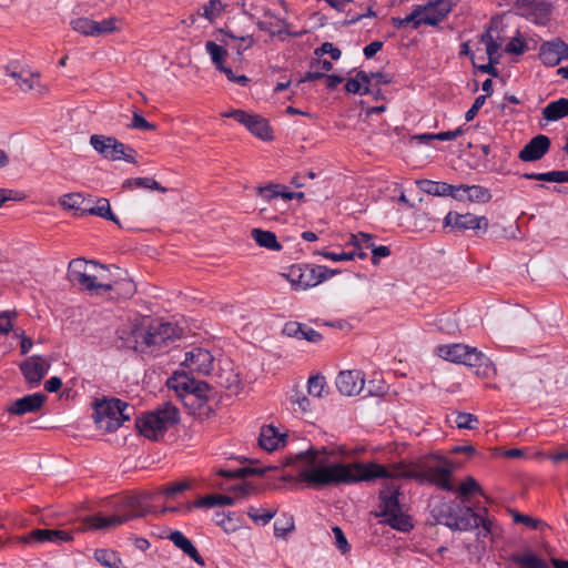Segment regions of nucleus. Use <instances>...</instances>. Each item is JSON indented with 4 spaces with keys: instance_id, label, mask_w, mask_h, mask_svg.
Here are the masks:
<instances>
[{
    "instance_id": "obj_1",
    "label": "nucleus",
    "mask_w": 568,
    "mask_h": 568,
    "mask_svg": "<svg viewBox=\"0 0 568 568\" xmlns=\"http://www.w3.org/2000/svg\"><path fill=\"white\" fill-rule=\"evenodd\" d=\"M443 464H425L417 470H409L404 464L393 465L390 469L377 463L331 462V455L323 449L310 448L285 459V465L294 466L297 476L284 475V481L305 484L307 487L321 489L339 485H353L378 478H413L419 484L437 486L446 491H455L452 484L453 464L445 457H437Z\"/></svg>"
},
{
    "instance_id": "obj_2",
    "label": "nucleus",
    "mask_w": 568,
    "mask_h": 568,
    "mask_svg": "<svg viewBox=\"0 0 568 568\" xmlns=\"http://www.w3.org/2000/svg\"><path fill=\"white\" fill-rule=\"evenodd\" d=\"M131 337L124 345L134 346V351L153 354L162 352L169 342L175 341L182 336V329L170 322H163L160 318H144L135 328L129 332Z\"/></svg>"
},
{
    "instance_id": "obj_3",
    "label": "nucleus",
    "mask_w": 568,
    "mask_h": 568,
    "mask_svg": "<svg viewBox=\"0 0 568 568\" xmlns=\"http://www.w3.org/2000/svg\"><path fill=\"white\" fill-rule=\"evenodd\" d=\"M168 386L181 393L185 405L197 409L199 416L209 417L213 413L209 402L215 397L216 393L209 383L196 379L189 373L175 372L168 379Z\"/></svg>"
},
{
    "instance_id": "obj_4",
    "label": "nucleus",
    "mask_w": 568,
    "mask_h": 568,
    "mask_svg": "<svg viewBox=\"0 0 568 568\" xmlns=\"http://www.w3.org/2000/svg\"><path fill=\"white\" fill-rule=\"evenodd\" d=\"M122 506V511H116L111 516H103L102 514L88 516L83 519V524L93 529H108L153 513V507L150 505V498L146 495L128 496L123 499Z\"/></svg>"
},
{
    "instance_id": "obj_5",
    "label": "nucleus",
    "mask_w": 568,
    "mask_h": 568,
    "mask_svg": "<svg viewBox=\"0 0 568 568\" xmlns=\"http://www.w3.org/2000/svg\"><path fill=\"white\" fill-rule=\"evenodd\" d=\"M180 420L179 409L170 402L135 419V426L141 435L158 440L166 430Z\"/></svg>"
},
{
    "instance_id": "obj_6",
    "label": "nucleus",
    "mask_w": 568,
    "mask_h": 568,
    "mask_svg": "<svg viewBox=\"0 0 568 568\" xmlns=\"http://www.w3.org/2000/svg\"><path fill=\"white\" fill-rule=\"evenodd\" d=\"M87 262L82 258L72 260L68 267V278L72 283H77L88 291H112L115 286H121L126 296H131L134 292V285L131 281L110 283H98L94 275L87 272Z\"/></svg>"
},
{
    "instance_id": "obj_7",
    "label": "nucleus",
    "mask_w": 568,
    "mask_h": 568,
    "mask_svg": "<svg viewBox=\"0 0 568 568\" xmlns=\"http://www.w3.org/2000/svg\"><path fill=\"white\" fill-rule=\"evenodd\" d=\"M339 273L323 265L294 264L290 266L286 278L296 290H307Z\"/></svg>"
},
{
    "instance_id": "obj_8",
    "label": "nucleus",
    "mask_w": 568,
    "mask_h": 568,
    "mask_svg": "<svg viewBox=\"0 0 568 568\" xmlns=\"http://www.w3.org/2000/svg\"><path fill=\"white\" fill-rule=\"evenodd\" d=\"M125 402L119 398L102 399L94 405L93 419L98 428L112 433L120 427L118 415Z\"/></svg>"
},
{
    "instance_id": "obj_9",
    "label": "nucleus",
    "mask_w": 568,
    "mask_h": 568,
    "mask_svg": "<svg viewBox=\"0 0 568 568\" xmlns=\"http://www.w3.org/2000/svg\"><path fill=\"white\" fill-rule=\"evenodd\" d=\"M445 226H450L456 231H481L485 233L488 229V220L485 216H477L471 213L459 214L457 212H448L444 220Z\"/></svg>"
},
{
    "instance_id": "obj_10",
    "label": "nucleus",
    "mask_w": 568,
    "mask_h": 568,
    "mask_svg": "<svg viewBox=\"0 0 568 568\" xmlns=\"http://www.w3.org/2000/svg\"><path fill=\"white\" fill-rule=\"evenodd\" d=\"M19 368L29 386L34 388L40 385L47 375L50 364L42 356L33 355L22 362Z\"/></svg>"
},
{
    "instance_id": "obj_11",
    "label": "nucleus",
    "mask_w": 568,
    "mask_h": 568,
    "mask_svg": "<svg viewBox=\"0 0 568 568\" xmlns=\"http://www.w3.org/2000/svg\"><path fill=\"white\" fill-rule=\"evenodd\" d=\"M568 58V44L560 38L542 42L539 59L546 67H556Z\"/></svg>"
},
{
    "instance_id": "obj_12",
    "label": "nucleus",
    "mask_w": 568,
    "mask_h": 568,
    "mask_svg": "<svg viewBox=\"0 0 568 568\" xmlns=\"http://www.w3.org/2000/svg\"><path fill=\"white\" fill-rule=\"evenodd\" d=\"M460 514L455 517L452 530H471L483 527L485 535L490 532L491 521L481 515L475 513L470 507L459 509Z\"/></svg>"
},
{
    "instance_id": "obj_13",
    "label": "nucleus",
    "mask_w": 568,
    "mask_h": 568,
    "mask_svg": "<svg viewBox=\"0 0 568 568\" xmlns=\"http://www.w3.org/2000/svg\"><path fill=\"white\" fill-rule=\"evenodd\" d=\"M336 387L343 395H357L365 390L364 374L357 369L343 371L336 377Z\"/></svg>"
},
{
    "instance_id": "obj_14",
    "label": "nucleus",
    "mask_w": 568,
    "mask_h": 568,
    "mask_svg": "<svg viewBox=\"0 0 568 568\" xmlns=\"http://www.w3.org/2000/svg\"><path fill=\"white\" fill-rule=\"evenodd\" d=\"M183 365L190 373L207 375L212 369L213 356L207 349L195 347L185 353Z\"/></svg>"
},
{
    "instance_id": "obj_15",
    "label": "nucleus",
    "mask_w": 568,
    "mask_h": 568,
    "mask_svg": "<svg viewBox=\"0 0 568 568\" xmlns=\"http://www.w3.org/2000/svg\"><path fill=\"white\" fill-rule=\"evenodd\" d=\"M550 143L547 135L538 134L519 151L518 158L524 162L538 161L549 151Z\"/></svg>"
},
{
    "instance_id": "obj_16",
    "label": "nucleus",
    "mask_w": 568,
    "mask_h": 568,
    "mask_svg": "<svg viewBox=\"0 0 568 568\" xmlns=\"http://www.w3.org/2000/svg\"><path fill=\"white\" fill-rule=\"evenodd\" d=\"M47 396L43 393H34L26 395L16 399L9 407L8 412L12 415H24L28 413H36L41 409Z\"/></svg>"
},
{
    "instance_id": "obj_17",
    "label": "nucleus",
    "mask_w": 568,
    "mask_h": 568,
    "mask_svg": "<svg viewBox=\"0 0 568 568\" xmlns=\"http://www.w3.org/2000/svg\"><path fill=\"white\" fill-rule=\"evenodd\" d=\"M23 540L26 542H54V544H62L72 540V536L70 532L65 530H59V529H33L28 532L23 537Z\"/></svg>"
},
{
    "instance_id": "obj_18",
    "label": "nucleus",
    "mask_w": 568,
    "mask_h": 568,
    "mask_svg": "<svg viewBox=\"0 0 568 568\" xmlns=\"http://www.w3.org/2000/svg\"><path fill=\"white\" fill-rule=\"evenodd\" d=\"M282 333L287 337L305 339L311 343H318L323 339V335L320 332L303 323L293 321L285 323Z\"/></svg>"
},
{
    "instance_id": "obj_19",
    "label": "nucleus",
    "mask_w": 568,
    "mask_h": 568,
    "mask_svg": "<svg viewBox=\"0 0 568 568\" xmlns=\"http://www.w3.org/2000/svg\"><path fill=\"white\" fill-rule=\"evenodd\" d=\"M399 488L395 486H389L387 489H383L379 491V509L381 511L376 514L377 517H386L393 513H398L400 509L399 505Z\"/></svg>"
},
{
    "instance_id": "obj_20",
    "label": "nucleus",
    "mask_w": 568,
    "mask_h": 568,
    "mask_svg": "<svg viewBox=\"0 0 568 568\" xmlns=\"http://www.w3.org/2000/svg\"><path fill=\"white\" fill-rule=\"evenodd\" d=\"M286 435L280 434L277 428L272 425H265L261 428L258 445L266 452H273L285 445Z\"/></svg>"
},
{
    "instance_id": "obj_21",
    "label": "nucleus",
    "mask_w": 568,
    "mask_h": 568,
    "mask_svg": "<svg viewBox=\"0 0 568 568\" xmlns=\"http://www.w3.org/2000/svg\"><path fill=\"white\" fill-rule=\"evenodd\" d=\"M169 540L173 542V545L181 549L185 555L192 558L197 565L204 566L205 561L203 557L199 554L197 549L193 545V542L185 537L180 530H174L168 536Z\"/></svg>"
},
{
    "instance_id": "obj_22",
    "label": "nucleus",
    "mask_w": 568,
    "mask_h": 568,
    "mask_svg": "<svg viewBox=\"0 0 568 568\" xmlns=\"http://www.w3.org/2000/svg\"><path fill=\"white\" fill-rule=\"evenodd\" d=\"M213 521L220 526L224 532H235L243 526V515L236 511H215Z\"/></svg>"
},
{
    "instance_id": "obj_23",
    "label": "nucleus",
    "mask_w": 568,
    "mask_h": 568,
    "mask_svg": "<svg viewBox=\"0 0 568 568\" xmlns=\"http://www.w3.org/2000/svg\"><path fill=\"white\" fill-rule=\"evenodd\" d=\"M235 503V498L227 495H206L204 497L199 498L193 504H186L185 510L186 513L191 511L193 508H203V507H215V506H232Z\"/></svg>"
},
{
    "instance_id": "obj_24",
    "label": "nucleus",
    "mask_w": 568,
    "mask_h": 568,
    "mask_svg": "<svg viewBox=\"0 0 568 568\" xmlns=\"http://www.w3.org/2000/svg\"><path fill=\"white\" fill-rule=\"evenodd\" d=\"M430 515L436 524L445 525L452 529L456 517L455 505L453 503L442 501L432 508Z\"/></svg>"
},
{
    "instance_id": "obj_25",
    "label": "nucleus",
    "mask_w": 568,
    "mask_h": 568,
    "mask_svg": "<svg viewBox=\"0 0 568 568\" xmlns=\"http://www.w3.org/2000/svg\"><path fill=\"white\" fill-rule=\"evenodd\" d=\"M463 364L470 367H477V375H488V369L490 366L489 358L485 356L481 352L477 351L476 348H470L468 346L467 355L465 356Z\"/></svg>"
},
{
    "instance_id": "obj_26",
    "label": "nucleus",
    "mask_w": 568,
    "mask_h": 568,
    "mask_svg": "<svg viewBox=\"0 0 568 568\" xmlns=\"http://www.w3.org/2000/svg\"><path fill=\"white\" fill-rule=\"evenodd\" d=\"M82 214L97 215V216L103 217L108 221H111L113 223L120 224L119 219L111 210L109 200L105 197L98 199L97 204L94 206H90V207L85 206L82 210Z\"/></svg>"
},
{
    "instance_id": "obj_27",
    "label": "nucleus",
    "mask_w": 568,
    "mask_h": 568,
    "mask_svg": "<svg viewBox=\"0 0 568 568\" xmlns=\"http://www.w3.org/2000/svg\"><path fill=\"white\" fill-rule=\"evenodd\" d=\"M111 155L112 159H109L110 161H119L123 160L129 163H136L135 155L136 151L130 145H126L122 142H120L114 136L111 138Z\"/></svg>"
},
{
    "instance_id": "obj_28",
    "label": "nucleus",
    "mask_w": 568,
    "mask_h": 568,
    "mask_svg": "<svg viewBox=\"0 0 568 568\" xmlns=\"http://www.w3.org/2000/svg\"><path fill=\"white\" fill-rule=\"evenodd\" d=\"M568 115V99L560 98L548 103L542 109V116L547 121H558Z\"/></svg>"
},
{
    "instance_id": "obj_29",
    "label": "nucleus",
    "mask_w": 568,
    "mask_h": 568,
    "mask_svg": "<svg viewBox=\"0 0 568 568\" xmlns=\"http://www.w3.org/2000/svg\"><path fill=\"white\" fill-rule=\"evenodd\" d=\"M467 349L468 346L464 344L442 345L438 347V355L448 362L463 364Z\"/></svg>"
},
{
    "instance_id": "obj_30",
    "label": "nucleus",
    "mask_w": 568,
    "mask_h": 568,
    "mask_svg": "<svg viewBox=\"0 0 568 568\" xmlns=\"http://www.w3.org/2000/svg\"><path fill=\"white\" fill-rule=\"evenodd\" d=\"M252 239L261 246L272 251H280L281 243L277 241L275 233L264 231L261 229H253L251 231Z\"/></svg>"
},
{
    "instance_id": "obj_31",
    "label": "nucleus",
    "mask_w": 568,
    "mask_h": 568,
    "mask_svg": "<svg viewBox=\"0 0 568 568\" xmlns=\"http://www.w3.org/2000/svg\"><path fill=\"white\" fill-rule=\"evenodd\" d=\"M246 129L261 140L268 141L273 138L267 120L258 114H253Z\"/></svg>"
},
{
    "instance_id": "obj_32",
    "label": "nucleus",
    "mask_w": 568,
    "mask_h": 568,
    "mask_svg": "<svg viewBox=\"0 0 568 568\" xmlns=\"http://www.w3.org/2000/svg\"><path fill=\"white\" fill-rule=\"evenodd\" d=\"M8 74L13 78L17 85L24 92L31 91L38 85L39 74L32 73L27 70L22 71H9Z\"/></svg>"
},
{
    "instance_id": "obj_33",
    "label": "nucleus",
    "mask_w": 568,
    "mask_h": 568,
    "mask_svg": "<svg viewBox=\"0 0 568 568\" xmlns=\"http://www.w3.org/2000/svg\"><path fill=\"white\" fill-rule=\"evenodd\" d=\"M510 560L527 568H550L547 562L531 551L525 554H513Z\"/></svg>"
},
{
    "instance_id": "obj_34",
    "label": "nucleus",
    "mask_w": 568,
    "mask_h": 568,
    "mask_svg": "<svg viewBox=\"0 0 568 568\" xmlns=\"http://www.w3.org/2000/svg\"><path fill=\"white\" fill-rule=\"evenodd\" d=\"M277 469V466L267 467H241L234 470H220V475L226 478H245L247 476H263L266 471Z\"/></svg>"
},
{
    "instance_id": "obj_35",
    "label": "nucleus",
    "mask_w": 568,
    "mask_h": 568,
    "mask_svg": "<svg viewBox=\"0 0 568 568\" xmlns=\"http://www.w3.org/2000/svg\"><path fill=\"white\" fill-rule=\"evenodd\" d=\"M122 187L125 190H133L136 187H143L149 190H155L161 193H165L168 191L166 187L162 186L152 178H131L124 180Z\"/></svg>"
},
{
    "instance_id": "obj_36",
    "label": "nucleus",
    "mask_w": 568,
    "mask_h": 568,
    "mask_svg": "<svg viewBox=\"0 0 568 568\" xmlns=\"http://www.w3.org/2000/svg\"><path fill=\"white\" fill-rule=\"evenodd\" d=\"M94 559L108 568H126L116 551L111 549H97Z\"/></svg>"
},
{
    "instance_id": "obj_37",
    "label": "nucleus",
    "mask_w": 568,
    "mask_h": 568,
    "mask_svg": "<svg viewBox=\"0 0 568 568\" xmlns=\"http://www.w3.org/2000/svg\"><path fill=\"white\" fill-rule=\"evenodd\" d=\"M416 184L422 192L435 196H447V193L452 191L450 184L446 182H435L424 179L417 181Z\"/></svg>"
},
{
    "instance_id": "obj_38",
    "label": "nucleus",
    "mask_w": 568,
    "mask_h": 568,
    "mask_svg": "<svg viewBox=\"0 0 568 568\" xmlns=\"http://www.w3.org/2000/svg\"><path fill=\"white\" fill-rule=\"evenodd\" d=\"M382 523L402 532H408L413 529L410 517L404 515L402 510L386 516Z\"/></svg>"
},
{
    "instance_id": "obj_39",
    "label": "nucleus",
    "mask_w": 568,
    "mask_h": 568,
    "mask_svg": "<svg viewBox=\"0 0 568 568\" xmlns=\"http://www.w3.org/2000/svg\"><path fill=\"white\" fill-rule=\"evenodd\" d=\"M520 178L544 182L568 183V171H550L545 173H523Z\"/></svg>"
},
{
    "instance_id": "obj_40",
    "label": "nucleus",
    "mask_w": 568,
    "mask_h": 568,
    "mask_svg": "<svg viewBox=\"0 0 568 568\" xmlns=\"http://www.w3.org/2000/svg\"><path fill=\"white\" fill-rule=\"evenodd\" d=\"M452 4H447L443 8H430V10L426 11L422 17V21L427 26L437 27L452 12Z\"/></svg>"
},
{
    "instance_id": "obj_41",
    "label": "nucleus",
    "mask_w": 568,
    "mask_h": 568,
    "mask_svg": "<svg viewBox=\"0 0 568 568\" xmlns=\"http://www.w3.org/2000/svg\"><path fill=\"white\" fill-rule=\"evenodd\" d=\"M111 138L103 134H92L90 136V145L97 151L102 158L109 160L111 155Z\"/></svg>"
},
{
    "instance_id": "obj_42",
    "label": "nucleus",
    "mask_w": 568,
    "mask_h": 568,
    "mask_svg": "<svg viewBox=\"0 0 568 568\" xmlns=\"http://www.w3.org/2000/svg\"><path fill=\"white\" fill-rule=\"evenodd\" d=\"M84 202H85V199L83 197V195L81 193L64 194L60 199V204L64 209L79 211L80 213H78V215H80V216L84 215V214H82V210L85 207V206H83Z\"/></svg>"
},
{
    "instance_id": "obj_43",
    "label": "nucleus",
    "mask_w": 568,
    "mask_h": 568,
    "mask_svg": "<svg viewBox=\"0 0 568 568\" xmlns=\"http://www.w3.org/2000/svg\"><path fill=\"white\" fill-rule=\"evenodd\" d=\"M467 200L476 203H487L491 200L490 191L481 185H467Z\"/></svg>"
},
{
    "instance_id": "obj_44",
    "label": "nucleus",
    "mask_w": 568,
    "mask_h": 568,
    "mask_svg": "<svg viewBox=\"0 0 568 568\" xmlns=\"http://www.w3.org/2000/svg\"><path fill=\"white\" fill-rule=\"evenodd\" d=\"M327 384L323 375L311 376L307 381V392L313 397H323L326 390Z\"/></svg>"
},
{
    "instance_id": "obj_45",
    "label": "nucleus",
    "mask_w": 568,
    "mask_h": 568,
    "mask_svg": "<svg viewBox=\"0 0 568 568\" xmlns=\"http://www.w3.org/2000/svg\"><path fill=\"white\" fill-rule=\"evenodd\" d=\"M205 50L210 54L211 60L216 69L224 64V60L227 57V51L222 45H219L214 41H207L205 43Z\"/></svg>"
},
{
    "instance_id": "obj_46",
    "label": "nucleus",
    "mask_w": 568,
    "mask_h": 568,
    "mask_svg": "<svg viewBox=\"0 0 568 568\" xmlns=\"http://www.w3.org/2000/svg\"><path fill=\"white\" fill-rule=\"evenodd\" d=\"M70 24L74 31H77L83 36L95 37L94 29L97 28V26H95L94 20L81 17V18L73 19L70 22Z\"/></svg>"
},
{
    "instance_id": "obj_47",
    "label": "nucleus",
    "mask_w": 568,
    "mask_h": 568,
    "mask_svg": "<svg viewBox=\"0 0 568 568\" xmlns=\"http://www.w3.org/2000/svg\"><path fill=\"white\" fill-rule=\"evenodd\" d=\"M224 10V4L221 0H209L207 3L203 4L202 12H199L202 17L213 22Z\"/></svg>"
},
{
    "instance_id": "obj_48",
    "label": "nucleus",
    "mask_w": 568,
    "mask_h": 568,
    "mask_svg": "<svg viewBox=\"0 0 568 568\" xmlns=\"http://www.w3.org/2000/svg\"><path fill=\"white\" fill-rule=\"evenodd\" d=\"M294 530V520L292 517L276 519L274 523V536L276 538H285L288 532Z\"/></svg>"
},
{
    "instance_id": "obj_49",
    "label": "nucleus",
    "mask_w": 568,
    "mask_h": 568,
    "mask_svg": "<svg viewBox=\"0 0 568 568\" xmlns=\"http://www.w3.org/2000/svg\"><path fill=\"white\" fill-rule=\"evenodd\" d=\"M282 189H285V186L282 184L270 183L265 186H257L256 193L262 199L271 201L277 196H281Z\"/></svg>"
},
{
    "instance_id": "obj_50",
    "label": "nucleus",
    "mask_w": 568,
    "mask_h": 568,
    "mask_svg": "<svg viewBox=\"0 0 568 568\" xmlns=\"http://www.w3.org/2000/svg\"><path fill=\"white\" fill-rule=\"evenodd\" d=\"M345 90L348 93L359 94V95L373 93L371 88L362 84L361 80L358 79V72L356 73L355 78H351L347 80V82L345 84Z\"/></svg>"
},
{
    "instance_id": "obj_51",
    "label": "nucleus",
    "mask_w": 568,
    "mask_h": 568,
    "mask_svg": "<svg viewBox=\"0 0 568 568\" xmlns=\"http://www.w3.org/2000/svg\"><path fill=\"white\" fill-rule=\"evenodd\" d=\"M276 514V510H268L263 514L260 513V510L255 507H250L247 510V516L255 523L261 524L263 526L267 525L271 519L274 518Z\"/></svg>"
},
{
    "instance_id": "obj_52",
    "label": "nucleus",
    "mask_w": 568,
    "mask_h": 568,
    "mask_svg": "<svg viewBox=\"0 0 568 568\" xmlns=\"http://www.w3.org/2000/svg\"><path fill=\"white\" fill-rule=\"evenodd\" d=\"M116 21L118 19L115 17H111L99 22L95 21V37L118 31Z\"/></svg>"
},
{
    "instance_id": "obj_53",
    "label": "nucleus",
    "mask_w": 568,
    "mask_h": 568,
    "mask_svg": "<svg viewBox=\"0 0 568 568\" xmlns=\"http://www.w3.org/2000/svg\"><path fill=\"white\" fill-rule=\"evenodd\" d=\"M455 423L458 428L475 429L478 424V418L470 413H458L455 418Z\"/></svg>"
},
{
    "instance_id": "obj_54",
    "label": "nucleus",
    "mask_w": 568,
    "mask_h": 568,
    "mask_svg": "<svg viewBox=\"0 0 568 568\" xmlns=\"http://www.w3.org/2000/svg\"><path fill=\"white\" fill-rule=\"evenodd\" d=\"M426 12L425 7L423 4H417L413 8V11L404 18V22L407 26L412 23L413 29H418L422 24H425L422 21V14Z\"/></svg>"
},
{
    "instance_id": "obj_55",
    "label": "nucleus",
    "mask_w": 568,
    "mask_h": 568,
    "mask_svg": "<svg viewBox=\"0 0 568 568\" xmlns=\"http://www.w3.org/2000/svg\"><path fill=\"white\" fill-rule=\"evenodd\" d=\"M458 493L462 497H466L468 495H471V494H475V493H480L483 494L481 491V487L479 486V484L471 477V476H468L459 486L458 488Z\"/></svg>"
},
{
    "instance_id": "obj_56",
    "label": "nucleus",
    "mask_w": 568,
    "mask_h": 568,
    "mask_svg": "<svg viewBox=\"0 0 568 568\" xmlns=\"http://www.w3.org/2000/svg\"><path fill=\"white\" fill-rule=\"evenodd\" d=\"M190 488V484L187 481H178V483H169L161 487V494L166 497L175 496L180 493Z\"/></svg>"
},
{
    "instance_id": "obj_57",
    "label": "nucleus",
    "mask_w": 568,
    "mask_h": 568,
    "mask_svg": "<svg viewBox=\"0 0 568 568\" xmlns=\"http://www.w3.org/2000/svg\"><path fill=\"white\" fill-rule=\"evenodd\" d=\"M129 128L142 131H153L156 125L146 121L138 111H133L132 122Z\"/></svg>"
},
{
    "instance_id": "obj_58",
    "label": "nucleus",
    "mask_w": 568,
    "mask_h": 568,
    "mask_svg": "<svg viewBox=\"0 0 568 568\" xmlns=\"http://www.w3.org/2000/svg\"><path fill=\"white\" fill-rule=\"evenodd\" d=\"M314 54L315 57L329 54L333 60H338L342 55V51L332 42H324L321 47L315 49Z\"/></svg>"
},
{
    "instance_id": "obj_59",
    "label": "nucleus",
    "mask_w": 568,
    "mask_h": 568,
    "mask_svg": "<svg viewBox=\"0 0 568 568\" xmlns=\"http://www.w3.org/2000/svg\"><path fill=\"white\" fill-rule=\"evenodd\" d=\"M527 42L517 37L514 38L510 42H508L505 47V51L507 53H514V54H523L527 50Z\"/></svg>"
},
{
    "instance_id": "obj_60",
    "label": "nucleus",
    "mask_w": 568,
    "mask_h": 568,
    "mask_svg": "<svg viewBox=\"0 0 568 568\" xmlns=\"http://www.w3.org/2000/svg\"><path fill=\"white\" fill-rule=\"evenodd\" d=\"M332 530H333V534L335 537L336 547L341 550L342 554L348 552L351 549V546H349L342 528L338 526H334Z\"/></svg>"
},
{
    "instance_id": "obj_61",
    "label": "nucleus",
    "mask_w": 568,
    "mask_h": 568,
    "mask_svg": "<svg viewBox=\"0 0 568 568\" xmlns=\"http://www.w3.org/2000/svg\"><path fill=\"white\" fill-rule=\"evenodd\" d=\"M347 17L348 18L343 22L344 26L355 24L363 18H376L377 13L373 10L372 6H368L365 12L352 14L351 11H348Z\"/></svg>"
},
{
    "instance_id": "obj_62",
    "label": "nucleus",
    "mask_w": 568,
    "mask_h": 568,
    "mask_svg": "<svg viewBox=\"0 0 568 568\" xmlns=\"http://www.w3.org/2000/svg\"><path fill=\"white\" fill-rule=\"evenodd\" d=\"M222 116L232 118L239 123L243 124L245 128H247L248 122L252 120L253 114L247 113L243 110H232L230 112L223 113Z\"/></svg>"
},
{
    "instance_id": "obj_63",
    "label": "nucleus",
    "mask_w": 568,
    "mask_h": 568,
    "mask_svg": "<svg viewBox=\"0 0 568 568\" xmlns=\"http://www.w3.org/2000/svg\"><path fill=\"white\" fill-rule=\"evenodd\" d=\"M513 515L515 523L524 524L525 526L530 527L532 529H538L542 525L541 520L535 519L528 515H523L517 511H514Z\"/></svg>"
},
{
    "instance_id": "obj_64",
    "label": "nucleus",
    "mask_w": 568,
    "mask_h": 568,
    "mask_svg": "<svg viewBox=\"0 0 568 568\" xmlns=\"http://www.w3.org/2000/svg\"><path fill=\"white\" fill-rule=\"evenodd\" d=\"M323 257L334 261V262H341V261H352L355 258V252H341V253H334L328 251H322L318 252Z\"/></svg>"
}]
</instances>
